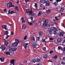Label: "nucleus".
<instances>
[{
    "label": "nucleus",
    "mask_w": 65,
    "mask_h": 65,
    "mask_svg": "<svg viewBox=\"0 0 65 65\" xmlns=\"http://www.w3.org/2000/svg\"><path fill=\"white\" fill-rule=\"evenodd\" d=\"M15 42L12 44V45L13 46H17L19 43V41L18 40L15 39Z\"/></svg>",
    "instance_id": "f257e3e1"
},
{
    "label": "nucleus",
    "mask_w": 65,
    "mask_h": 65,
    "mask_svg": "<svg viewBox=\"0 0 65 65\" xmlns=\"http://www.w3.org/2000/svg\"><path fill=\"white\" fill-rule=\"evenodd\" d=\"M43 22L44 23V24L43 25V26L44 27H45L47 26V23L48 22V20H45V19H44L43 20Z\"/></svg>",
    "instance_id": "f03ea898"
},
{
    "label": "nucleus",
    "mask_w": 65,
    "mask_h": 65,
    "mask_svg": "<svg viewBox=\"0 0 65 65\" xmlns=\"http://www.w3.org/2000/svg\"><path fill=\"white\" fill-rule=\"evenodd\" d=\"M7 6L8 8H10L11 7H14V5H12V4L11 3H8Z\"/></svg>",
    "instance_id": "7ed1b4c3"
},
{
    "label": "nucleus",
    "mask_w": 65,
    "mask_h": 65,
    "mask_svg": "<svg viewBox=\"0 0 65 65\" xmlns=\"http://www.w3.org/2000/svg\"><path fill=\"white\" fill-rule=\"evenodd\" d=\"M32 47H36V48H38L39 47V45L33 43L32 45Z\"/></svg>",
    "instance_id": "20e7f679"
},
{
    "label": "nucleus",
    "mask_w": 65,
    "mask_h": 65,
    "mask_svg": "<svg viewBox=\"0 0 65 65\" xmlns=\"http://www.w3.org/2000/svg\"><path fill=\"white\" fill-rule=\"evenodd\" d=\"M30 20H32V21H31V22H29V21H28V23L29 25H32V24H33V23L32 22V23H34V21H33V18L32 17H31L30 18Z\"/></svg>",
    "instance_id": "39448f33"
},
{
    "label": "nucleus",
    "mask_w": 65,
    "mask_h": 65,
    "mask_svg": "<svg viewBox=\"0 0 65 65\" xmlns=\"http://www.w3.org/2000/svg\"><path fill=\"white\" fill-rule=\"evenodd\" d=\"M15 59H13L10 60V62L13 65H14V62H15Z\"/></svg>",
    "instance_id": "423d86ee"
},
{
    "label": "nucleus",
    "mask_w": 65,
    "mask_h": 65,
    "mask_svg": "<svg viewBox=\"0 0 65 65\" xmlns=\"http://www.w3.org/2000/svg\"><path fill=\"white\" fill-rule=\"evenodd\" d=\"M15 12H16V11H12L11 10H9V11L8 14H9V13L10 14H12V13H15Z\"/></svg>",
    "instance_id": "0eeeda50"
},
{
    "label": "nucleus",
    "mask_w": 65,
    "mask_h": 65,
    "mask_svg": "<svg viewBox=\"0 0 65 65\" xmlns=\"http://www.w3.org/2000/svg\"><path fill=\"white\" fill-rule=\"evenodd\" d=\"M2 28L6 30H7L8 29L7 28V25H3L2 26Z\"/></svg>",
    "instance_id": "6e6552de"
},
{
    "label": "nucleus",
    "mask_w": 65,
    "mask_h": 65,
    "mask_svg": "<svg viewBox=\"0 0 65 65\" xmlns=\"http://www.w3.org/2000/svg\"><path fill=\"white\" fill-rule=\"evenodd\" d=\"M1 49L2 50V51H4L5 49L6 48V47H5L4 45H2L1 46Z\"/></svg>",
    "instance_id": "1a4fd4ad"
},
{
    "label": "nucleus",
    "mask_w": 65,
    "mask_h": 65,
    "mask_svg": "<svg viewBox=\"0 0 65 65\" xmlns=\"http://www.w3.org/2000/svg\"><path fill=\"white\" fill-rule=\"evenodd\" d=\"M62 41V39L61 38H59L57 40V41L58 43L61 42Z\"/></svg>",
    "instance_id": "9d476101"
},
{
    "label": "nucleus",
    "mask_w": 65,
    "mask_h": 65,
    "mask_svg": "<svg viewBox=\"0 0 65 65\" xmlns=\"http://www.w3.org/2000/svg\"><path fill=\"white\" fill-rule=\"evenodd\" d=\"M60 34H59V36H64V33L63 32H60Z\"/></svg>",
    "instance_id": "9b49d317"
},
{
    "label": "nucleus",
    "mask_w": 65,
    "mask_h": 65,
    "mask_svg": "<svg viewBox=\"0 0 65 65\" xmlns=\"http://www.w3.org/2000/svg\"><path fill=\"white\" fill-rule=\"evenodd\" d=\"M56 1H57V2H55V3H54V4L55 5H58V2H59L60 1H62V0H56Z\"/></svg>",
    "instance_id": "f8f14e48"
},
{
    "label": "nucleus",
    "mask_w": 65,
    "mask_h": 65,
    "mask_svg": "<svg viewBox=\"0 0 65 65\" xmlns=\"http://www.w3.org/2000/svg\"><path fill=\"white\" fill-rule=\"evenodd\" d=\"M28 44L29 43H24L23 46L25 48H27V45H28Z\"/></svg>",
    "instance_id": "ddd939ff"
},
{
    "label": "nucleus",
    "mask_w": 65,
    "mask_h": 65,
    "mask_svg": "<svg viewBox=\"0 0 65 65\" xmlns=\"http://www.w3.org/2000/svg\"><path fill=\"white\" fill-rule=\"evenodd\" d=\"M22 28L23 29H26L27 26H26L25 25L23 24L22 26Z\"/></svg>",
    "instance_id": "4468645a"
},
{
    "label": "nucleus",
    "mask_w": 65,
    "mask_h": 65,
    "mask_svg": "<svg viewBox=\"0 0 65 65\" xmlns=\"http://www.w3.org/2000/svg\"><path fill=\"white\" fill-rule=\"evenodd\" d=\"M26 13H28V12H29L30 14H32V11H29V10H26Z\"/></svg>",
    "instance_id": "2eb2a0df"
},
{
    "label": "nucleus",
    "mask_w": 65,
    "mask_h": 65,
    "mask_svg": "<svg viewBox=\"0 0 65 65\" xmlns=\"http://www.w3.org/2000/svg\"><path fill=\"white\" fill-rule=\"evenodd\" d=\"M0 60L1 62H4V57L1 58Z\"/></svg>",
    "instance_id": "dca6fc26"
},
{
    "label": "nucleus",
    "mask_w": 65,
    "mask_h": 65,
    "mask_svg": "<svg viewBox=\"0 0 65 65\" xmlns=\"http://www.w3.org/2000/svg\"><path fill=\"white\" fill-rule=\"evenodd\" d=\"M45 3H46V6H49V5H50V4H49V3L48 2V1H46V2H45Z\"/></svg>",
    "instance_id": "f3484780"
},
{
    "label": "nucleus",
    "mask_w": 65,
    "mask_h": 65,
    "mask_svg": "<svg viewBox=\"0 0 65 65\" xmlns=\"http://www.w3.org/2000/svg\"><path fill=\"white\" fill-rule=\"evenodd\" d=\"M15 10L18 11V12H19L20 11V10L19 8H18V7H16L15 8Z\"/></svg>",
    "instance_id": "a211bd4d"
},
{
    "label": "nucleus",
    "mask_w": 65,
    "mask_h": 65,
    "mask_svg": "<svg viewBox=\"0 0 65 65\" xmlns=\"http://www.w3.org/2000/svg\"><path fill=\"white\" fill-rule=\"evenodd\" d=\"M21 20L22 23H25L26 22V21L24 20V19L23 18H21Z\"/></svg>",
    "instance_id": "6ab92c4d"
},
{
    "label": "nucleus",
    "mask_w": 65,
    "mask_h": 65,
    "mask_svg": "<svg viewBox=\"0 0 65 65\" xmlns=\"http://www.w3.org/2000/svg\"><path fill=\"white\" fill-rule=\"evenodd\" d=\"M48 32H52V28H49L48 30Z\"/></svg>",
    "instance_id": "aec40b11"
},
{
    "label": "nucleus",
    "mask_w": 65,
    "mask_h": 65,
    "mask_svg": "<svg viewBox=\"0 0 65 65\" xmlns=\"http://www.w3.org/2000/svg\"><path fill=\"white\" fill-rule=\"evenodd\" d=\"M40 2L41 3H45V2H46V1H44V0H41Z\"/></svg>",
    "instance_id": "412c9836"
},
{
    "label": "nucleus",
    "mask_w": 65,
    "mask_h": 65,
    "mask_svg": "<svg viewBox=\"0 0 65 65\" xmlns=\"http://www.w3.org/2000/svg\"><path fill=\"white\" fill-rule=\"evenodd\" d=\"M52 31H56V28L55 27L52 28Z\"/></svg>",
    "instance_id": "4be33fe9"
},
{
    "label": "nucleus",
    "mask_w": 65,
    "mask_h": 65,
    "mask_svg": "<svg viewBox=\"0 0 65 65\" xmlns=\"http://www.w3.org/2000/svg\"><path fill=\"white\" fill-rule=\"evenodd\" d=\"M5 42V45H8V42L7 41H6L5 42Z\"/></svg>",
    "instance_id": "5701e85b"
},
{
    "label": "nucleus",
    "mask_w": 65,
    "mask_h": 65,
    "mask_svg": "<svg viewBox=\"0 0 65 65\" xmlns=\"http://www.w3.org/2000/svg\"><path fill=\"white\" fill-rule=\"evenodd\" d=\"M6 53L7 55H10V53L9 52H6Z\"/></svg>",
    "instance_id": "b1692460"
},
{
    "label": "nucleus",
    "mask_w": 65,
    "mask_h": 65,
    "mask_svg": "<svg viewBox=\"0 0 65 65\" xmlns=\"http://www.w3.org/2000/svg\"><path fill=\"white\" fill-rule=\"evenodd\" d=\"M36 7V9H38V6L37 5V4L36 3L35 4V5L34 6Z\"/></svg>",
    "instance_id": "393cba45"
},
{
    "label": "nucleus",
    "mask_w": 65,
    "mask_h": 65,
    "mask_svg": "<svg viewBox=\"0 0 65 65\" xmlns=\"http://www.w3.org/2000/svg\"><path fill=\"white\" fill-rule=\"evenodd\" d=\"M47 57V55L46 54L43 57V58L44 59L46 58Z\"/></svg>",
    "instance_id": "a878e982"
},
{
    "label": "nucleus",
    "mask_w": 65,
    "mask_h": 65,
    "mask_svg": "<svg viewBox=\"0 0 65 65\" xmlns=\"http://www.w3.org/2000/svg\"><path fill=\"white\" fill-rule=\"evenodd\" d=\"M8 37H9V36L8 35H6V38L5 39H4V40H5V39H7V38H8Z\"/></svg>",
    "instance_id": "bb28decb"
},
{
    "label": "nucleus",
    "mask_w": 65,
    "mask_h": 65,
    "mask_svg": "<svg viewBox=\"0 0 65 65\" xmlns=\"http://www.w3.org/2000/svg\"><path fill=\"white\" fill-rule=\"evenodd\" d=\"M57 57H58V56L57 55H55V56H53V59H57Z\"/></svg>",
    "instance_id": "cd10ccee"
},
{
    "label": "nucleus",
    "mask_w": 65,
    "mask_h": 65,
    "mask_svg": "<svg viewBox=\"0 0 65 65\" xmlns=\"http://www.w3.org/2000/svg\"><path fill=\"white\" fill-rule=\"evenodd\" d=\"M36 62V60L34 59H33L31 61L32 63H35Z\"/></svg>",
    "instance_id": "c85d7f7f"
},
{
    "label": "nucleus",
    "mask_w": 65,
    "mask_h": 65,
    "mask_svg": "<svg viewBox=\"0 0 65 65\" xmlns=\"http://www.w3.org/2000/svg\"><path fill=\"white\" fill-rule=\"evenodd\" d=\"M32 40L34 41H35V38L33 36H32Z\"/></svg>",
    "instance_id": "c756f323"
},
{
    "label": "nucleus",
    "mask_w": 65,
    "mask_h": 65,
    "mask_svg": "<svg viewBox=\"0 0 65 65\" xmlns=\"http://www.w3.org/2000/svg\"><path fill=\"white\" fill-rule=\"evenodd\" d=\"M58 50H62V48L60 46H58Z\"/></svg>",
    "instance_id": "7c9ffc66"
},
{
    "label": "nucleus",
    "mask_w": 65,
    "mask_h": 65,
    "mask_svg": "<svg viewBox=\"0 0 65 65\" xmlns=\"http://www.w3.org/2000/svg\"><path fill=\"white\" fill-rule=\"evenodd\" d=\"M53 33L54 34H56L57 35V34H58V32H57L56 31H54Z\"/></svg>",
    "instance_id": "2f4dec72"
},
{
    "label": "nucleus",
    "mask_w": 65,
    "mask_h": 65,
    "mask_svg": "<svg viewBox=\"0 0 65 65\" xmlns=\"http://www.w3.org/2000/svg\"><path fill=\"white\" fill-rule=\"evenodd\" d=\"M39 34L40 36H41L42 35V32H39Z\"/></svg>",
    "instance_id": "473e14b6"
},
{
    "label": "nucleus",
    "mask_w": 65,
    "mask_h": 65,
    "mask_svg": "<svg viewBox=\"0 0 65 65\" xmlns=\"http://www.w3.org/2000/svg\"><path fill=\"white\" fill-rule=\"evenodd\" d=\"M63 10H64V8L63 7H62L61 8V10L59 11H63Z\"/></svg>",
    "instance_id": "72a5a7b5"
},
{
    "label": "nucleus",
    "mask_w": 65,
    "mask_h": 65,
    "mask_svg": "<svg viewBox=\"0 0 65 65\" xmlns=\"http://www.w3.org/2000/svg\"><path fill=\"white\" fill-rule=\"evenodd\" d=\"M12 50L13 51H15L17 50L16 48H12Z\"/></svg>",
    "instance_id": "f704fd0d"
},
{
    "label": "nucleus",
    "mask_w": 65,
    "mask_h": 65,
    "mask_svg": "<svg viewBox=\"0 0 65 65\" xmlns=\"http://www.w3.org/2000/svg\"><path fill=\"white\" fill-rule=\"evenodd\" d=\"M12 48H11L9 50V52H10V53H12Z\"/></svg>",
    "instance_id": "c9c22d12"
},
{
    "label": "nucleus",
    "mask_w": 65,
    "mask_h": 65,
    "mask_svg": "<svg viewBox=\"0 0 65 65\" xmlns=\"http://www.w3.org/2000/svg\"><path fill=\"white\" fill-rule=\"evenodd\" d=\"M4 11H5L6 13L7 12V10L6 9H5L4 10Z\"/></svg>",
    "instance_id": "e433bc0d"
},
{
    "label": "nucleus",
    "mask_w": 65,
    "mask_h": 65,
    "mask_svg": "<svg viewBox=\"0 0 65 65\" xmlns=\"http://www.w3.org/2000/svg\"><path fill=\"white\" fill-rule=\"evenodd\" d=\"M8 33H9L7 31H6L5 32V34H6V35H7Z\"/></svg>",
    "instance_id": "4c0bfd02"
},
{
    "label": "nucleus",
    "mask_w": 65,
    "mask_h": 65,
    "mask_svg": "<svg viewBox=\"0 0 65 65\" xmlns=\"http://www.w3.org/2000/svg\"><path fill=\"white\" fill-rule=\"evenodd\" d=\"M63 53H65V47L63 48Z\"/></svg>",
    "instance_id": "58836bf2"
},
{
    "label": "nucleus",
    "mask_w": 65,
    "mask_h": 65,
    "mask_svg": "<svg viewBox=\"0 0 65 65\" xmlns=\"http://www.w3.org/2000/svg\"><path fill=\"white\" fill-rule=\"evenodd\" d=\"M61 64L62 65H64V64H65V63L63 61H62L61 62Z\"/></svg>",
    "instance_id": "ea45409f"
},
{
    "label": "nucleus",
    "mask_w": 65,
    "mask_h": 65,
    "mask_svg": "<svg viewBox=\"0 0 65 65\" xmlns=\"http://www.w3.org/2000/svg\"><path fill=\"white\" fill-rule=\"evenodd\" d=\"M27 36H25L24 37V40H26V39L27 38Z\"/></svg>",
    "instance_id": "a19ab883"
},
{
    "label": "nucleus",
    "mask_w": 65,
    "mask_h": 65,
    "mask_svg": "<svg viewBox=\"0 0 65 65\" xmlns=\"http://www.w3.org/2000/svg\"><path fill=\"white\" fill-rule=\"evenodd\" d=\"M38 17H40L41 15V13H40V12H39V13L38 14Z\"/></svg>",
    "instance_id": "79ce46f5"
},
{
    "label": "nucleus",
    "mask_w": 65,
    "mask_h": 65,
    "mask_svg": "<svg viewBox=\"0 0 65 65\" xmlns=\"http://www.w3.org/2000/svg\"><path fill=\"white\" fill-rule=\"evenodd\" d=\"M43 51H46V47H43Z\"/></svg>",
    "instance_id": "37998d69"
},
{
    "label": "nucleus",
    "mask_w": 65,
    "mask_h": 65,
    "mask_svg": "<svg viewBox=\"0 0 65 65\" xmlns=\"http://www.w3.org/2000/svg\"><path fill=\"white\" fill-rule=\"evenodd\" d=\"M11 35H13V32L12 31H11Z\"/></svg>",
    "instance_id": "c03bdc74"
},
{
    "label": "nucleus",
    "mask_w": 65,
    "mask_h": 65,
    "mask_svg": "<svg viewBox=\"0 0 65 65\" xmlns=\"http://www.w3.org/2000/svg\"><path fill=\"white\" fill-rule=\"evenodd\" d=\"M50 40H54V39L53 38H50Z\"/></svg>",
    "instance_id": "a18cd8bd"
},
{
    "label": "nucleus",
    "mask_w": 65,
    "mask_h": 65,
    "mask_svg": "<svg viewBox=\"0 0 65 65\" xmlns=\"http://www.w3.org/2000/svg\"><path fill=\"white\" fill-rule=\"evenodd\" d=\"M40 39V37H37V40H39Z\"/></svg>",
    "instance_id": "49530a36"
},
{
    "label": "nucleus",
    "mask_w": 65,
    "mask_h": 65,
    "mask_svg": "<svg viewBox=\"0 0 65 65\" xmlns=\"http://www.w3.org/2000/svg\"><path fill=\"white\" fill-rule=\"evenodd\" d=\"M53 52H54V51H51L50 52V54H52V53H53Z\"/></svg>",
    "instance_id": "de8ad7c7"
},
{
    "label": "nucleus",
    "mask_w": 65,
    "mask_h": 65,
    "mask_svg": "<svg viewBox=\"0 0 65 65\" xmlns=\"http://www.w3.org/2000/svg\"><path fill=\"white\" fill-rule=\"evenodd\" d=\"M58 17H55V19L56 20H58Z\"/></svg>",
    "instance_id": "09e8293b"
},
{
    "label": "nucleus",
    "mask_w": 65,
    "mask_h": 65,
    "mask_svg": "<svg viewBox=\"0 0 65 65\" xmlns=\"http://www.w3.org/2000/svg\"><path fill=\"white\" fill-rule=\"evenodd\" d=\"M46 11H47V12L48 13H50V11H49V10H46Z\"/></svg>",
    "instance_id": "8fccbe9b"
},
{
    "label": "nucleus",
    "mask_w": 65,
    "mask_h": 65,
    "mask_svg": "<svg viewBox=\"0 0 65 65\" xmlns=\"http://www.w3.org/2000/svg\"><path fill=\"white\" fill-rule=\"evenodd\" d=\"M42 8L43 10H44H44H45V7H43Z\"/></svg>",
    "instance_id": "3c124183"
},
{
    "label": "nucleus",
    "mask_w": 65,
    "mask_h": 65,
    "mask_svg": "<svg viewBox=\"0 0 65 65\" xmlns=\"http://www.w3.org/2000/svg\"><path fill=\"white\" fill-rule=\"evenodd\" d=\"M37 60L38 62H39V61H40V59H37Z\"/></svg>",
    "instance_id": "603ef678"
},
{
    "label": "nucleus",
    "mask_w": 65,
    "mask_h": 65,
    "mask_svg": "<svg viewBox=\"0 0 65 65\" xmlns=\"http://www.w3.org/2000/svg\"><path fill=\"white\" fill-rule=\"evenodd\" d=\"M61 26L64 27V24H63V23H61Z\"/></svg>",
    "instance_id": "864d4df0"
},
{
    "label": "nucleus",
    "mask_w": 65,
    "mask_h": 65,
    "mask_svg": "<svg viewBox=\"0 0 65 65\" xmlns=\"http://www.w3.org/2000/svg\"><path fill=\"white\" fill-rule=\"evenodd\" d=\"M64 42H65V39L63 41L62 43H64Z\"/></svg>",
    "instance_id": "5fc2aeb1"
},
{
    "label": "nucleus",
    "mask_w": 65,
    "mask_h": 65,
    "mask_svg": "<svg viewBox=\"0 0 65 65\" xmlns=\"http://www.w3.org/2000/svg\"><path fill=\"white\" fill-rule=\"evenodd\" d=\"M45 39H44L43 40V42H45Z\"/></svg>",
    "instance_id": "6e6d98bb"
},
{
    "label": "nucleus",
    "mask_w": 65,
    "mask_h": 65,
    "mask_svg": "<svg viewBox=\"0 0 65 65\" xmlns=\"http://www.w3.org/2000/svg\"><path fill=\"white\" fill-rule=\"evenodd\" d=\"M19 3V1H18L16 2V3H17V4H18Z\"/></svg>",
    "instance_id": "4d7b16f0"
},
{
    "label": "nucleus",
    "mask_w": 65,
    "mask_h": 65,
    "mask_svg": "<svg viewBox=\"0 0 65 65\" xmlns=\"http://www.w3.org/2000/svg\"><path fill=\"white\" fill-rule=\"evenodd\" d=\"M57 17H58V18H60V14Z\"/></svg>",
    "instance_id": "13d9d810"
},
{
    "label": "nucleus",
    "mask_w": 65,
    "mask_h": 65,
    "mask_svg": "<svg viewBox=\"0 0 65 65\" xmlns=\"http://www.w3.org/2000/svg\"><path fill=\"white\" fill-rule=\"evenodd\" d=\"M47 39V38H45L44 39L45 40H46Z\"/></svg>",
    "instance_id": "bf43d9fd"
},
{
    "label": "nucleus",
    "mask_w": 65,
    "mask_h": 65,
    "mask_svg": "<svg viewBox=\"0 0 65 65\" xmlns=\"http://www.w3.org/2000/svg\"><path fill=\"white\" fill-rule=\"evenodd\" d=\"M37 65H41V64L40 63H39Z\"/></svg>",
    "instance_id": "052dcab7"
},
{
    "label": "nucleus",
    "mask_w": 65,
    "mask_h": 65,
    "mask_svg": "<svg viewBox=\"0 0 65 65\" xmlns=\"http://www.w3.org/2000/svg\"><path fill=\"white\" fill-rule=\"evenodd\" d=\"M54 24H52V26H54Z\"/></svg>",
    "instance_id": "680f3d73"
},
{
    "label": "nucleus",
    "mask_w": 65,
    "mask_h": 65,
    "mask_svg": "<svg viewBox=\"0 0 65 65\" xmlns=\"http://www.w3.org/2000/svg\"><path fill=\"white\" fill-rule=\"evenodd\" d=\"M24 63H26V61H24Z\"/></svg>",
    "instance_id": "e2e57ef3"
},
{
    "label": "nucleus",
    "mask_w": 65,
    "mask_h": 65,
    "mask_svg": "<svg viewBox=\"0 0 65 65\" xmlns=\"http://www.w3.org/2000/svg\"><path fill=\"white\" fill-rule=\"evenodd\" d=\"M30 0H26L25 1H29Z\"/></svg>",
    "instance_id": "0e129e2a"
},
{
    "label": "nucleus",
    "mask_w": 65,
    "mask_h": 65,
    "mask_svg": "<svg viewBox=\"0 0 65 65\" xmlns=\"http://www.w3.org/2000/svg\"><path fill=\"white\" fill-rule=\"evenodd\" d=\"M61 15H63V14L62 13H61Z\"/></svg>",
    "instance_id": "69168bd1"
},
{
    "label": "nucleus",
    "mask_w": 65,
    "mask_h": 65,
    "mask_svg": "<svg viewBox=\"0 0 65 65\" xmlns=\"http://www.w3.org/2000/svg\"><path fill=\"white\" fill-rule=\"evenodd\" d=\"M51 1H52V0H50Z\"/></svg>",
    "instance_id": "338daca9"
},
{
    "label": "nucleus",
    "mask_w": 65,
    "mask_h": 65,
    "mask_svg": "<svg viewBox=\"0 0 65 65\" xmlns=\"http://www.w3.org/2000/svg\"><path fill=\"white\" fill-rule=\"evenodd\" d=\"M9 65H12V64H10Z\"/></svg>",
    "instance_id": "774afa93"
}]
</instances>
